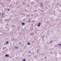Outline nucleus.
Returning <instances> with one entry per match:
<instances>
[{
  "label": "nucleus",
  "mask_w": 61,
  "mask_h": 61,
  "mask_svg": "<svg viewBox=\"0 0 61 61\" xmlns=\"http://www.w3.org/2000/svg\"><path fill=\"white\" fill-rule=\"evenodd\" d=\"M40 5L41 6V7H43V3H41L40 4Z\"/></svg>",
  "instance_id": "f257e3e1"
},
{
  "label": "nucleus",
  "mask_w": 61,
  "mask_h": 61,
  "mask_svg": "<svg viewBox=\"0 0 61 61\" xmlns=\"http://www.w3.org/2000/svg\"><path fill=\"white\" fill-rule=\"evenodd\" d=\"M5 56L6 57H9V56L7 54H6L5 55Z\"/></svg>",
  "instance_id": "f03ea898"
},
{
  "label": "nucleus",
  "mask_w": 61,
  "mask_h": 61,
  "mask_svg": "<svg viewBox=\"0 0 61 61\" xmlns=\"http://www.w3.org/2000/svg\"><path fill=\"white\" fill-rule=\"evenodd\" d=\"M18 48L17 47H15V49H16L17 48Z\"/></svg>",
  "instance_id": "7ed1b4c3"
},
{
  "label": "nucleus",
  "mask_w": 61,
  "mask_h": 61,
  "mask_svg": "<svg viewBox=\"0 0 61 61\" xmlns=\"http://www.w3.org/2000/svg\"><path fill=\"white\" fill-rule=\"evenodd\" d=\"M25 23H22V25H25Z\"/></svg>",
  "instance_id": "20e7f679"
},
{
  "label": "nucleus",
  "mask_w": 61,
  "mask_h": 61,
  "mask_svg": "<svg viewBox=\"0 0 61 61\" xmlns=\"http://www.w3.org/2000/svg\"><path fill=\"white\" fill-rule=\"evenodd\" d=\"M59 46H61V44H58Z\"/></svg>",
  "instance_id": "39448f33"
},
{
  "label": "nucleus",
  "mask_w": 61,
  "mask_h": 61,
  "mask_svg": "<svg viewBox=\"0 0 61 61\" xmlns=\"http://www.w3.org/2000/svg\"><path fill=\"white\" fill-rule=\"evenodd\" d=\"M27 44L28 45H30V43L29 42Z\"/></svg>",
  "instance_id": "423d86ee"
},
{
  "label": "nucleus",
  "mask_w": 61,
  "mask_h": 61,
  "mask_svg": "<svg viewBox=\"0 0 61 61\" xmlns=\"http://www.w3.org/2000/svg\"><path fill=\"white\" fill-rule=\"evenodd\" d=\"M2 15H4V13H2Z\"/></svg>",
  "instance_id": "0eeeda50"
},
{
  "label": "nucleus",
  "mask_w": 61,
  "mask_h": 61,
  "mask_svg": "<svg viewBox=\"0 0 61 61\" xmlns=\"http://www.w3.org/2000/svg\"><path fill=\"white\" fill-rule=\"evenodd\" d=\"M23 61H25V59H23Z\"/></svg>",
  "instance_id": "6e6552de"
},
{
  "label": "nucleus",
  "mask_w": 61,
  "mask_h": 61,
  "mask_svg": "<svg viewBox=\"0 0 61 61\" xmlns=\"http://www.w3.org/2000/svg\"><path fill=\"white\" fill-rule=\"evenodd\" d=\"M38 25V26H40V25Z\"/></svg>",
  "instance_id": "1a4fd4ad"
},
{
  "label": "nucleus",
  "mask_w": 61,
  "mask_h": 61,
  "mask_svg": "<svg viewBox=\"0 0 61 61\" xmlns=\"http://www.w3.org/2000/svg\"><path fill=\"white\" fill-rule=\"evenodd\" d=\"M30 22V20H29V21L28 22V23H29Z\"/></svg>",
  "instance_id": "9d476101"
},
{
  "label": "nucleus",
  "mask_w": 61,
  "mask_h": 61,
  "mask_svg": "<svg viewBox=\"0 0 61 61\" xmlns=\"http://www.w3.org/2000/svg\"><path fill=\"white\" fill-rule=\"evenodd\" d=\"M45 59H46V58H47V57H45Z\"/></svg>",
  "instance_id": "9b49d317"
},
{
  "label": "nucleus",
  "mask_w": 61,
  "mask_h": 61,
  "mask_svg": "<svg viewBox=\"0 0 61 61\" xmlns=\"http://www.w3.org/2000/svg\"><path fill=\"white\" fill-rule=\"evenodd\" d=\"M51 43H52V42H51V41H50V44H51Z\"/></svg>",
  "instance_id": "f8f14e48"
},
{
  "label": "nucleus",
  "mask_w": 61,
  "mask_h": 61,
  "mask_svg": "<svg viewBox=\"0 0 61 61\" xmlns=\"http://www.w3.org/2000/svg\"><path fill=\"white\" fill-rule=\"evenodd\" d=\"M41 25V23H39V25Z\"/></svg>",
  "instance_id": "ddd939ff"
},
{
  "label": "nucleus",
  "mask_w": 61,
  "mask_h": 61,
  "mask_svg": "<svg viewBox=\"0 0 61 61\" xmlns=\"http://www.w3.org/2000/svg\"><path fill=\"white\" fill-rule=\"evenodd\" d=\"M9 10H10L9 9H8V11H9Z\"/></svg>",
  "instance_id": "4468645a"
},
{
  "label": "nucleus",
  "mask_w": 61,
  "mask_h": 61,
  "mask_svg": "<svg viewBox=\"0 0 61 61\" xmlns=\"http://www.w3.org/2000/svg\"><path fill=\"white\" fill-rule=\"evenodd\" d=\"M6 43H7V44L8 43V42H6Z\"/></svg>",
  "instance_id": "2eb2a0df"
},
{
  "label": "nucleus",
  "mask_w": 61,
  "mask_h": 61,
  "mask_svg": "<svg viewBox=\"0 0 61 61\" xmlns=\"http://www.w3.org/2000/svg\"><path fill=\"white\" fill-rule=\"evenodd\" d=\"M12 41H14V40H13V39H12Z\"/></svg>",
  "instance_id": "dca6fc26"
},
{
  "label": "nucleus",
  "mask_w": 61,
  "mask_h": 61,
  "mask_svg": "<svg viewBox=\"0 0 61 61\" xmlns=\"http://www.w3.org/2000/svg\"><path fill=\"white\" fill-rule=\"evenodd\" d=\"M34 12H36V10H35L34 11Z\"/></svg>",
  "instance_id": "f3484780"
},
{
  "label": "nucleus",
  "mask_w": 61,
  "mask_h": 61,
  "mask_svg": "<svg viewBox=\"0 0 61 61\" xmlns=\"http://www.w3.org/2000/svg\"><path fill=\"white\" fill-rule=\"evenodd\" d=\"M13 40H15V38H13Z\"/></svg>",
  "instance_id": "a211bd4d"
},
{
  "label": "nucleus",
  "mask_w": 61,
  "mask_h": 61,
  "mask_svg": "<svg viewBox=\"0 0 61 61\" xmlns=\"http://www.w3.org/2000/svg\"><path fill=\"white\" fill-rule=\"evenodd\" d=\"M60 6L61 7V5H60Z\"/></svg>",
  "instance_id": "6ab92c4d"
},
{
  "label": "nucleus",
  "mask_w": 61,
  "mask_h": 61,
  "mask_svg": "<svg viewBox=\"0 0 61 61\" xmlns=\"http://www.w3.org/2000/svg\"><path fill=\"white\" fill-rule=\"evenodd\" d=\"M1 13H0V15H1Z\"/></svg>",
  "instance_id": "aec40b11"
},
{
  "label": "nucleus",
  "mask_w": 61,
  "mask_h": 61,
  "mask_svg": "<svg viewBox=\"0 0 61 61\" xmlns=\"http://www.w3.org/2000/svg\"><path fill=\"white\" fill-rule=\"evenodd\" d=\"M30 51H29V53H30Z\"/></svg>",
  "instance_id": "412c9836"
}]
</instances>
